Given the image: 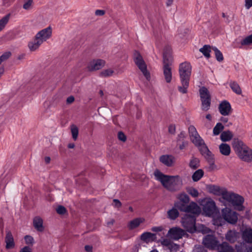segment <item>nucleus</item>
Listing matches in <instances>:
<instances>
[{
  "label": "nucleus",
  "instance_id": "obj_1",
  "mask_svg": "<svg viewBox=\"0 0 252 252\" xmlns=\"http://www.w3.org/2000/svg\"><path fill=\"white\" fill-rule=\"evenodd\" d=\"M157 180L159 181L163 187L170 191L179 190L182 187L183 181L179 176H169L163 174L158 170L154 172Z\"/></svg>",
  "mask_w": 252,
  "mask_h": 252
},
{
  "label": "nucleus",
  "instance_id": "obj_2",
  "mask_svg": "<svg viewBox=\"0 0 252 252\" xmlns=\"http://www.w3.org/2000/svg\"><path fill=\"white\" fill-rule=\"evenodd\" d=\"M232 145L236 154L241 159L246 162L252 160V150L242 140L235 138Z\"/></svg>",
  "mask_w": 252,
  "mask_h": 252
},
{
  "label": "nucleus",
  "instance_id": "obj_3",
  "mask_svg": "<svg viewBox=\"0 0 252 252\" xmlns=\"http://www.w3.org/2000/svg\"><path fill=\"white\" fill-rule=\"evenodd\" d=\"M224 198L227 202L230 203L238 211H241L244 210L243 204L244 198L241 195L232 192L228 191L227 194H224Z\"/></svg>",
  "mask_w": 252,
  "mask_h": 252
},
{
  "label": "nucleus",
  "instance_id": "obj_4",
  "mask_svg": "<svg viewBox=\"0 0 252 252\" xmlns=\"http://www.w3.org/2000/svg\"><path fill=\"white\" fill-rule=\"evenodd\" d=\"M133 59L138 68L141 71L146 78L149 80L150 79V74L147 70V65L139 52L136 50L134 51Z\"/></svg>",
  "mask_w": 252,
  "mask_h": 252
},
{
  "label": "nucleus",
  "instance_id": "obj_5",
  "mask_svg": "<svg viewBox=\"0 0 252 252\" xmlns=\"http://www.w3.org/2000/svg\"><path fill=\"white\" fill-rule=\"evenodd\" d=\"M163 72L166 82L169 83L172 80V71L171 65L172 64V59L166 53L163 55Z\"/></svg>",
  "mask_w": 252,
  "mask_h": 252
},
{
  "label": "nucleus",
  "instance_id": "obj_6",
  "mask_svg": "<svg viewBox=\"0 0 252 252\" xmlns=\"http://www.w3.org/2000/svg\"><path fill=\"white\" fill-rule=\"evenodd\" d=\"M200 99L201 101V108L202 110L208 111L211 106V95L208 89L202 87L199 89Z\"/></svg>",
  "mask_w": 252,
  "mask_h": 252
},
{
  "label": "nucleus",
  "instance_id": "obj_7",
  "mask_svg": "<svg viewBox=\"0 0 252 252\" xmlns=\"http://www.w3.org/2000/svg\"><path fill=\"white\" fill-rule=\"evenodd\" d=\"M196 216L191 215H186L182 219V225L187 231L193 232L196 230L195 226Z\"/></svg>",
  "mask_w": 252,
  "mask_h": 252
},
{
  "label": "nucleus",
  "instance_id": "obj_8",
  "mask_svg": "<svg viewBox=\"0 0 252 252\" xmlns=\"http://www.w3.org/2000/svg\"><path fill=\"white\" fill-rule=\"evenodd\" d=\"M179 71L181 80L189 81L191 72V66L189 63L185 62L181 63Z\"/></svg>",
  "mask_w": 252,
  "mask_h": 252
},
{
  "label": "nucleus",
  "instance_id": "obj_9",
  "mask_svg": "<svg viewBox=\"0 0 252 252\" xmlns=\"http://www.w3.org/2000/svg\"><path fill=\"white\" fill-rule=\"evenodd\" d=\"M222 216L223 219L227 222L234 224L238 220V214L229 208H225L221 211Z\"/></svg>",
  "mask_w": 252,
  "mask_h": 252
},
{
  "label": "nucleus",
  "instance_id": "obj_10",
  "mask_svg": "<svg viewBox=\"0 0 252 252\" xmlns=\"http://www.w3.org/2000/svg\"><path fill=\"white\" fill-rule=\"evenodd\" d=\"M203 205V211L206 216H214L216 213V206L215 202L212 199H208L204 201Z\"/></svg>",
  "mask_w": 252,
  "mask_h": 252
},
{
  "label": "nucleus",
  "instance_id": "obj_11",
  "mask_svg": "<svg viewBox=\"0 0 252 252\" xmlns=\"http://www.w3.org/2000/svg\"><path fill=\"white\" fill-rule=\"evenodd\" d=\"M180 210L182 212L190 213L192 215L198 216L201 212L200 208L195 202L192 201L189 205L186 206L181 205Z\"/></svg>",
  "mask_w": 252,
  "mask_h": 252
},
{
  "label": "nucleus",
  "instance_id": "obj_12",
  "mask_svg": "<svg viewBox=\"0 0 252 252\" xmlns=\"http://www.w3.org/2000/svg\"><path fill=\"white\" fill-rule=\"evenodd\" d=\"M203 244L205 247L211 249H215L219 244L217 238L213 235H207L203 239Z\"/></svg>",
  "mask_w": 252,
  "mask_h": 252
},
{
  "label": "nucleus",
  "instance_id": "obj_13",
  "mask_svg": "<svg viewBox=\"0 0 252 252\" xmlns=\"http://www.w3.org/2000/svg\"><path fill=\"white\" fill-rule=\"evenodd\" d=\"M51 35L52 29L50 27L40 31L35 35L36 38L41 40L42 43L50 38Z\"/></svg>",
  "mask_w": 252,
  "mask_h": 252
},
{
  "label": "nucleus",
  "instance_id": "obj_14",
  "mask_svg": "<svg viewBox=\"0 0 252 252\" xmlns=\"http://www.w3.org/2000/svg\"><path fill=\"white\" fill-rule=\"evenodd\" d=\"M168 234L173 239L178 240L182 238L185 232L180 228L173 227L168 230Z\"/></svg>",
  "mask_w": 252,
  "mask_h": 252
},
{
  "label": "nucleus",
  "instance_id": "obj_15",
  "mask_svg": "<svg viewBox=\"0 0 252 252\" xmlns=\"http://www.w3.org/2000/svg\"><path fill=\"white\" fill-rule=\"evenodd\" d=\"M105 64V62L103 60H94L89 63L87 67L89 71H94L101 69Z\"/></svg>",
  "mask_w": 252,
  "mask_h": 252
},
{
  "label": "nucleus",
  "instance_id": "obj_16",
  "mask_svg": "<svg viewBox=\"0 0 252 252\" xmlns=\"http://www.w3.org/2000/svg\"><path fill=\"white\" fill-rule=\"evenodd\" d=\"M219 110L223 116H228L232 112V108L230 103L226 101H222L219 105Z\"/></svg>",
  "mask_w": 252,
  "mask_h": 252
},
{
  "label": "nucleus",
  "instance_id": "obj_17",
  "mask_svg": "<svg viewBox=\"0 0 252 252\" xmlns=\"http://www.w3.org/2000/svg\"><path fill=\"white\" fill-rule=\"evenodd\" d=\"M179 201L175 203L174 206L180 210L181 205L186 206L189 202V197L188 194L185 192L179 194L177 196Z\"/></svg>",
  "mask_w": 252,
  "mask_h": 252
},
{
  "label": "nucleus",
  "instance_id": "obj_18",
  "mask_svg": "<svg viewBox=\"0 0 252 252\" xmlns=\"http://www.w3.org/2000/svg\"><path fill=\"white\" fill-rule=\"evenodd\" d=\"M161 244L166 247V249L170 251V252H175L179 249V245L176 244L171 241L165 239L161 242Z\"/></svg>",
  "mask_w": 252,
  "mask_h": 252
},
{
  "label": "nucleus",
  "instance_id": "obj_19",
  "mask_svg": "<svg viewBox=\"0 0 252 252\" xmlns=\"http://www.w3.org/2000/svg\"><path fill=\"white\" fill-rule=\"evenodd\" d=\"M225 239L230 243H235L239 237V232L234 230H229L225 235Z\"/></svg>",
  "mask_w": 252,
  "mask_h": 252
},
{
  "label": "nucleus",
  "instance_id": "obj_20",
  "mask_svg": "<svg viewBox=\"0 0 252 252\" xmlns=\"http://www.w3.org/2000/svg\"><path fill=\"white\" fill-rule=\"evenodd\" d=\"M42 43L41 40L37 38L35 35L34 38L29 42L28 47L31 51H35Z\"/></svg>",
  "mask_w": 252,
  "mask_h": 252
},
{
  "label": "nucleus",
  "instance_id": "obj_21",
  "mask_svg": "<svg viewBox=\"0 0 252 252\" xmlns=\"http://www.w3.org/2000/svg\"><path fill=\"white\" fill-rule=\"evenodd\" d=\"M5 242L6 243L5 248L6 249H12L15 246L13 237L10 231H6Z\"/></svg>",
  "mask_w": 252,
  "mask_h": 252
},
{
  "label": "nucleus",
  "instance_id": "obj_22",
  "mask_svg": "<svg viewBox=\"0 0 252 252\" xmlns=\"http://www.w3.org/2000/svg\"><path fill=\"white\" fill-rule=\"evenodd\" d=\"M159 160L167 166L170 167L174 161V157L171 155H162L160 157Z\"/></svg>",
  "mask_w": 252,
  "mask_h": 252
},
{
  "label": "nucleus",
  "instance_id": "obj_23",
  "mask_svg": "<svg viewBox=\"0 0 252 252\" xmlns=\"http://www.w3.org/2000/svg\"><path fill=\"white\" fill-rule=\"evenodd\" d=\"M201 154L206 159L207 158L214 156L212 153L209 150L205 143L203 142L201 146H197Z\"/></svg>",
  "mask_w": 252,
  "mask_h": 252
},
{
  "label": "nucleus",
  "instance_id": "obj_24",
  "mask_svg": "<svg viewBox=\"0 0 252 252\" xmlns=\"http://www.w3.org/2000/svg\"><path fill=\"white\" fill-rule=\"evenodd\" d=\"M43 223V220L40 217L36 216L34 218L33 220V225L35 229L38 231L42 232L44 230V227Z\"/></svg>",
  "mask_w": 252,
  "mask_h": 252
},
{
  "label": "nucleus",
  "instance_id": "obj_25",
  "mask_svg": "<svg viewBox=\"0 0 252 252\" xmlns=\"http://www.w3.org/2000/svg\"><path fill=\"white\" fill-rule=\"evenodd\" d=\"M145 221L142 218H137L130 221L128 223L127 227L129 230L134 229L138 227L140 224Z\"/></svg>",
  "mask_w": 252,
  "mask_h": 252
},
{
  "label": "nucleus",
  "instance_id": "obj_26",
  "mask_svg": "<svg viewBox=\"0 0 252 252\" xmlns=\"http://www.w3.org/2000/svg\"><path fill=\"white\" fill-rule=\"evenodd\" d=\"M211 191L213 193L217 195H221L223 199L224 198V194H227L228 191L225 189H221L220 187L213 186L211 188Z\"/></svg>",
  "mask_w": 252,
  "mask_h": 252
},
{
  "label": "nucleus",
  "instance_id": "obj_27",
  "mask_svg": "<svg viewBox=\"0 0 252 252\" xmlns=\"http://www.w3.org/2000/svg\"><path fill=\"white\" fill-rule=\"evenodd\" d=\"M242 239L248 243H252V229L246 228L242 232Z\"/></svg>",
  "mask_w": 252,
  "mask_h": 252
},
{
  "label": "nucleus",
  "instance_id": "obj_28",
  "mask_svg": "<svg viewBox=\"0 0 252 252\" xmlns=\"http://www.w3.org/2000/svg\"><path fill=\"white\" fill-rule=\"evenodd\" d=\"M218 252H233L232 247L227 243L223 242L221 244H218L217 247Z\"/></svg>",
  "mask_w": 252,
  "mask_h": 252
},
{
  "label": "nucleus",
  "instance_id": "obj_29",
  "mask_svg": "<svg viewBox=\"0 0 252 252\" xmlns=\"http://www.w3.org/2000/svg\"><path fill=\"white\" fill-rule=\"evenodd\" d=\"M220 153L225 156H229L230 154L231 149L230 146L226 143H221L219 146Z\"/></svg>",
  "mask_w": 252,
  "mask_h": 252
},
{
  "label": "nucleus",
  "instance_id": "obj_30",
  "mask_svg": "<svg viewBox=\"0 0 252 252\" xmlns=\"http://www.w3.org/2000/svg\"><path fill=\"white\" fill-rule=\"evenodd\" d=\"M140 238L144 242H147L150 240L154 241L156 238V235L151 232H146L141 234Z\"/></svg>",
  "mask_w": 252,
  "mask_h": 252
},
{
  "label": "nucleus",
  "instance_id": "obj_31",
  "mask_svg": "<svg viewBox=\"0 0 252 252\" xmlns=\"http://www.w3.org/2000/svg\"><path fill=\"white\" fill-rule=\"evenodd\" d=\"M182 86H178V91L182 94H186L189 86V81L181 80Z\"/></svg>",
  "mask_w": 252,
  "mask_h": 252
},
{
  "label": "nucleus",
  "instance_id": "obj_32",
  "mask_svg": "<svg viewBox=\"0 0 252 252\" xmlns=\"http://www.w3.org/2000/svg\"><path fill=\"white\" fill-rule=\"evenodd\" d=\"M212 48V47L209 45H205L199 49V51L202 53L206 58L209 59L210 58V53L211 51Z\"/></svg>",
  "mask_w": 252,
  "mask_h": 252
},
{
  "label": "nucleus",
  "instance_id": "obj_33",
  "mask_svg": "<svg viewBox=\"0 0 252 252\" xmlns=\"http://www.w3.org/2000/svg\"><path fill=\"white\" fill-rule=\"evenodd\" d=\"M233 137L232 132L229 130L223 131L220 135V139L223 142L228 141L231 139Z\"/></svg>",
  "mask_w": 252,
  "mask_h": 252
},
{
  "label": "nucleus",
  "instance_id": "obj_34",
  "mask_svg": "<svg viewBox=\"0 0 252 252\" xmlns=\"http://www.w3.org/2000/svg\"><path fill=\"white\" fill-rule=\"evenodd\" d=\"M179 213L177 209L173 208L167 212V217L170 220H175L178 217Z\"/></svg>",
  "mask_w": 252,
  "mask_h": 252
},
{
  "label": "nucleus",
  "instance_id": "obj_35",
  "mask_svg": "<svg viewBox=\"0 0 252 252\" xmlns=\"http://www.w3.org/2000/svg\"><path fill=\"white\" fill-rule=\"evenodd\" d=\"M229 86L232 90L236 94H241V89L237 82L235 81H231L230 82Z\"/></svg>",
  "mask_w": 252,
  "mask_h": 252
},
{
  "label": "nucleus",
  "instance_id": "obj_36",
  "mask_svg": "<svg viewBox=\"0 0 252 252\" xmlns=\"http://www.w3.org/2000/svg\"><path fill=\"white\" fill-rule=\"evenodd\" d=\"M204 171L202 169H198L193 174L192 176V180L194 182L198 181L203 176Z\"/></svg>",
  "mask_w": 252,
  "mask_h": 252
},
{
  "label": "nucleus",
  "instance_id": "obj_37",
  "mask_svg": "<svg viewBox=\"0 0 252 252\" xmlns=\"http://www.w3.org/2000/svg\"><path fill=\"white\" fill-rule=\"evenodd\" d=\"M190 140L196 147L201 146V145L204 142V140L201 138L199 134L198 136L191 137V138H190Z\"/></svg>",
  "mask_w": 252,
  "mask_h": 252
},
{
  "label": "nucleus",
  "instance_id": "obj_38",
  "mask_svg": "<svg viewBox=\"0 0 252 252\" xmlns=\"http://www.w3.org/2000/svg\"><path fill=\"white\" fill-rule=\"evenodd\" d=\"M10 17V14H8L0 20V32L2 30L7 24Z\"/></svg>",
  "mask_w": 252,
  "mask_h": 252
},
{
  "label": "nucleus",
  "instance_id": "obj_39",
  "mask_svg": "<svg viewBox=\"0 0 252 252\" xmlns=\"http://www.w3.org/2000/svg\"><path fill=\"white\" fill-rule=\"evenodd\" d=\"M212 49L215 52L216 60L219 62H222L223 57L221 52L216 47H212Z\"/></svg>",
  "mask_w": 252,
  "mask_h": 252
},
{
  "label": "nucleus",
  "instance_id": "obj_40",
  "mask_svg": "<svg viewBox=\"0 0 252 252\" xmlns=\"http://www.w3.org/2000/svg\"><path fill=\"white\" fill-rule=\"evenodd\" d=\"M224 126L220 123H218L213 129V133L215 135H219L223 129Z\"/></svg>",
  "mask_w": 252,
  "mask_h": 252
},
{
  "label": "nucleus",
  "instance_id": "obj_41",
  "mask_svg": "<svg viewBox=\"0 0 252 252\" xmlns=\"http://www.w3.org/2000/svg\"><path fill=\"white\" fill-rule=\"evenodd\" d=\"M189 166L193 169L197 168L199 166V159L197 158H193L189 162Z\"/></svg>",
  "mask_w": 252,
  "mask_h": 252
},
{
  "label": "nucleus",
  "instance_id": "obj_42",
  "mask_svg": "<svg viewBox=\"0 0 252 252\" xmlns=\"http://www.w3.org/2000/svg\"><path fill=\"white\" fill-rule=\"evenodd\" d=\"M114 71L111 69H107L102 70L99 73V76L101 77H108L112 76Z\"/></svg>",
  "mask_w": 252,
  "mask_h": 252
},
{
  "label": "nucleus",
  "instance_id": "obj_43",
  "mask_svg": "<svg viewBox=\"0 0 252 252\" xmlns=\"http://www.w3.org/2000/svg\"><path fill=\"white\" fill-rule=\"evenodd\" d=\"M208 162L209 163L208 169L209 171H212L216 168L214 160V156H211L206 159Z\"/></svg>",
  "mask_w": 252,
  "mask_h": 252
},
{
  "label": "nucleus",
  "instance_id": "obj_44",
  "mask_svg": "<svg viewBox=\"0 0 252 252\" xmlns=\"http://www.w3.org/2000/svg\"><path fill=\"white\" fill-rule=\"evenodd\" d=\"M252 44V34L247 36L241 41V46L249 45Z\"/></svg>",
  "mask_w": 252,
  "mask_h": 252
},
{
  "label": "nucleus",
  "instance_id": "obj_45",
  "mask_svg": "<svg viewBox=\"0 0 252 252\" xmlns=\"http://www.w3.org/2000/svg\"><path fill=\"white\" fill-rule=\"evenodd\" d=\"M189 133L190 138L198 135L196 128L193 126H190L189 127Z\"/></svg>",
  "mask_w": 252,
  "mask_h": 252
},
{
  "label": "nucleus",
  "instance_id": "obj_46",
  "mask_svg": "<svg viewBox=\"0 0 252 252\" xmlns=\"http://www.w3.org/2000/svg\"><path fill=\"white\" fill-rule=\"evenodd\" d=\"M71 131L73 139L74 140H76L77 139V138L78 137V127L74 125H72L71 127Z\"/></svg>",
  "mask_w": 252,
  "mask_h": 252
},
{
  "label": "nucleus",
  "instance_id": "obj_47",
  "mask_svg": "<svg viewBox=\"0 0 252 252\" xmlns=\"http://www.w3.org/2000/svg\"><path fill=\"white\" fill-rule=\"evenodd\" d=\"M187 135L185 131H182L180 133L178 134L176 138L177 143H179L184 141H186L185 139L186 138Z\"/></svg>",
  "mask_w": 252,
  "mask_h": 252
},
{
  "label": "nucleus",
  "instance_id": "obj_48",
  "mask_svg": "<svg viewBox=\"0 0 252 252\" xmlns=\"http://www.w3.org/2000/svg\"><path fill=\"white\" fill-rule=\"evenodd\" d=\"M11 56V53L9 51L4 52L1 56H0V64L1 63L7 60Z\"/></svg>",
  "mask_w": 252,
  "mask_h": 252
},
{
  "label": "nucleus",
  "instance_id": "obj_49",
  "mask_svg": "<svg viewBox=\"0 0 252 252\" xmlns=\"http://www.w3.org/2000/svg\"><path fill=\"white\" fill-rule=\"evenodd\" d=\"M187 192L192 197H196L198 195V192L197 190L193 188H190L187 189Z\"/></svg>",
  "mask_w": 252,
  "mask_h": 252
},
{
  "label": "nucleus",
  "instance_id": "obj_50",
  "mask_svg": "<svg viewBox=\"0 0 252 252\" xmlns=\"http://www.w3.org/2000/svg\"><path fill=\"white\" fill-rule=\"evenodd\" d=\"M56 211L57 213L60 215H64L66 213L67 210L64 206L62 205H59L56 208Z\"/></svg>",
  "mask_w": 252,
  "mask_h": 252
},
{
  "label": "nucleus",
  "instance_id": "obj_51",
  "mask_svg": "<svg viewBox=\"0 0 252 252\" xmlns=\"http://www.w3.org/2000/svg\"><path fill=\"white\" fill-rule=\"evenodd\" d=\"M25 3L23 5V8L26 10H29L31 8L33 0H24Z\"/></svg>",
  "mask_w": 252,
  "mask_h": 252
},
{
  "label": "nucleus",
  "instance_id": "obj_52",
  "mask_svg": "<svg viewBox=\"0 0 252 252\" xmlns=\"http://www.w3.org/2000/svg\"><path fill=\"white\" fill-rule=\"evenodd\" d=\"M24 239L27 244L32 245L34 242L33 238L30 235L25 236Z\"/></svg>",
  "mask_w": 252,
  "mask_h": 252
},
{
  "label": "nucleus",
  "instance_id": "obj_53",
  "mask_svg": "<svg viewBox=\"0 0 252 252\" xmlns=\"http://www.w3.org/2000/svg\"><path fill=\"white\" fill-rule=\"evenodd\" d=\"M177 143V146H179V149L182 150L184 149L188 145L189 142L188 141H184Z\"/></svg>",
  "mask_w": 252,
  "mask_h": 252
},
{
  "label": "nucleus",
  "instance_id": "obj_54",
  "mask_svg": "<svg viewBox=\"0 0 252 252\" xmlns=\"http://www.w3.org/2000/svg\"><path fill=\"white\" fill-rule=\"evenodd\" d=\"M118 138L120 140H121L123 142H125L126 140V136L125 135L124 133L122 131H119L118 132Z\"/></svg>",
  "mask_w": 252,
  "mask_h": 252
},
{
  "label": "nucleus",
  "instance_id": "obj_55",
  "mask_svg": "<svg viewBox=\"0 0 252 252\" xmlns=\"http://www.w3.org/2000/svg\"><path fill=\"white\" fill-rule=\"evenodd\" d=\"M168 132L171 134H175L176 132V126L175 125H170L168 126Z\"/></svg>",
  "mask_w": 252,
  "mask_h": 252
},
{
  "label": "nucleus",
  "instance_id": "obj_56",
  "mask_svg": "<svg viewBox=\"0 0 252 252\" xmlns=\"http://www.w3.org/2000/svg\"><path fill=\"white\" fill-rule=\"evenodd\" d=\"M113 205L115 207L119 208L122 206V203L119 199H114L113 200Z\"/></svg>",
  "mask_w": 252,
  "mask_h": 252
},
{
  "label": "nucleus",
  "instance_id": "obj_57",
  "mask_svg": "<svg viewBox=\"0 0 252 252\" xmlns=\"http://www.w3.org/2000/svg\"><path fill=\"white\" fill-rule=\"evenodd\" d=\"M222 16L223 18H225V22L227 24H229L231 21V19L230 16L225 13L223 12L222 13Z\"/></svg>",
  "mask_w": 252,
  "mask_h": 252
},
{
  "label": "nucleus",
  "instance_id": "obj_58",
  "mask_svg": "<svg viewBox=\"0 0 252 252\" xmlns=\"http://www.w3.org/2000/svg\"><path fill=\"white\" fill-rule=\"evenodd\" d=\"M245 6L248 9H250L252 6V0H245Z\"/></svg>",
  "mask_w": 252,
  "mask_h": 252
},
{
  "label": "nucleus",
  "instance_id": "obj_59",
  "mask_svg": "<svg viewBox=\"0 0 252 252\" xmlns=\"http://www.w3.org/2000/svg\"><path fill=\"white\" fill-rule=\"evenodd\" d=\"M162 230H163V227L161 226H154V227H153L151 229V230L154 232H159V231H161Z\"/></svg>",
  "mask_w": 252,
  "mask_h": 252
},
{
  "label": "nucleus",
  "instance_id": "obj_60",
  "mask_svg": "<svg viewBox=\"0 0 252 252\" xmlns=\"http://www.w3.org/2000/svg\"><path fill=\"white\" fill-rule=\"evenodd\" d=\"M197 252H207V250L202 246H198L196 248Z\"/></svg>",
  "mask_w": 252,
  "mask_h": 252
},
{
  "label": "nucleus",
  "instance_id": "obj_61",
  "mask_svg": "<svg viewBox=\"0 0 252 252\" xmlns=\"http://www.w3.org/2000/svg\"><path fill=\"white\" fill-rule=\"evenodd\" d=\"M105 12L103 10L97 9L95 11V14L96 16H103L104 15Z\"/></svg>",
  "mask_w": 252,
  "mask_h": 252
},
{
  "label": "nucleus",
  "instance_id": "obj_62",
  "mask_svg": "<svg viewBox=\"0 0 252 252\" xmlns=\"http://www.w3.org/2000/svg\"><path fill=\"white\" fill-rule=\"evenodd\" d=\"M20 252H32V249L28 246H25L20 250Z\"/></svg>",
  "mask_w": 252,
  "mask_h": 252
},
{
  "label": "nucleus",
  "instance_id": "obj_63",
  "mask_svg": "<svg viewBox=\"0 0 252 252\" xmlns=\"http://www.w3.org/2000/svg\"><path fill=\"white\" fill-rule=\"evenodd\" d=\"M74 101V97L73 96H70L67 98L66 103L67 104H70Z\"/></svg>",
  "mask_w": 252,
  "mask_h": 252
},
{
  "label": "nucleus",
  "instance_id": "obj_64",
  "mask_svg": "<svg viewBox=\"0 0 252 252\" xmlns=\"http://www.w3.org/2000/svg\"><path fill=\"white\" fill-rule=\"evenodd\" d=\"M85 249L87 252H93L92 247L90 246L89 245L85 246Z\"/></svg>",
  "mask_w": 252,
  "mask_h": 252
}]
</instances>
